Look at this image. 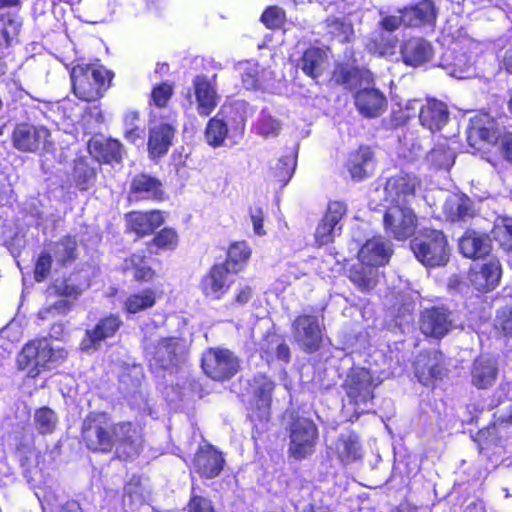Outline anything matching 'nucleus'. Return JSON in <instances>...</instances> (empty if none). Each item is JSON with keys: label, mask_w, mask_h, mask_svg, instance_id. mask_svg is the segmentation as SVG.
I'll list each match as a JSON object with an SVG mask.
<instances>
[{"label": "nucleus", "mask_w": 512, "mask_h": 512, "mask_svg": "<svg viewBox=\"0 0 512 512\" xmlns=\"http://www.w3.org/2000/svg\"><path fill=\"white\" fill-rule=\"evenodd\" d=\"M260 22L269 30H281L287 22L286 11L276 5L268 6L262 12Z\"/></svg>", "instance_id": "nucleus-51"}, {"label": "nucleus", "mask_w": 512, "mask_h": 512, "mask_svg": "<svg viewBox=\"0 0 512 512\" xmlns=\"http://www.w3.org/2000/svg\"><path fill=\"white\" fill-rule=\"evenodd\" d=\"M497 375V366L491 361H475L471 371L472 384L478 389H487L495 383Z\"/></svg>", "instance_id": "nucleus-41"}, {"label": "nucleus", "mask_w": 512, "mask_h": 512, "mask_svg": "<svg viewBox=\"0 0 512 512\" xmlns=\"http://www.w3.org/2000/svg\"><path fill=\"white\" fill-rule=\"evenodd\" d=\"M296 155L290 153L280 157L270 170L271 178L280 186H285L293 176L296 167Z\"/></svg>", "instance_id": "nucleus-44"}, {"label": "nucleus", "mask_w": 512, "mask_h": 512, "mask_svg": "<svg viewBox=\"0 0 512 512\" xmlns=\"http://www.w3.org/2000/svg\"><path fill=\"white\" fill-rule=\"evenodd\" d=\"M502 267L498 259H491L481 265L476 264L468 271L471 286L481 293L493 291L500 283Z\"/></svg>", "instance_id": "nucleus-22"}, {"label": "nucleus", "mask_w": 512, "mask_h": 512, "mask_svg": "<svg viewBox=\"0 0 512 512\" xmlns=\"http://www.w3.org/2000/svg\"><path fill=\"white\" fill-rule=\"evenodd\" d=\"M391 251L380 238L368 239L358 251L359 261L369 267H379L388 263Z\"/></svg>", "instance_id": "nucleus-36"}, {"label": "nucleus", "mask_w": 512, "mask_h": 512, "mask_svg": "<svg viewBox=\"0 0 512 512\" xmlns=\"http://www.w3.org/2000/svg\"><path fill=\"white\" fill-rule=\"evenodd\" d=\"M443 213L446 220L451 223L466 222L476 215V209L473 200L461 193L446 200Z\"/></svg>", "instance_id": "nucleus-34"}, {"label": "nucleus", "mask_w": 512, "mask_h": 512, "mask_svg": "<svg viewBox=\"0 0 512 512\" xmlns=\"http://www.w3.org/2000/svg\"><path fill=\"white\" fill-rule=\"evenodd\" d=\"M226 264L214 263L201 277L199 289L202 295L210 300L219 301L230 291L234 280L233 275L226 267Z\"/></svg>", "instance_id": "nucleus-17"}, {"label": "nucleus", "mask_w": 512, "mask_h": 512, "mask_svg": "<svg viewBox=\"0 0 512 512\" xmlns=\"http://www.w3.org/2000/svg\"><path fill=\"white\" fill-rule=\"evenodd\" d=\"M88 151L99 163H120L123 145L119 140L113 138L91 139L88 142Z\"/></svg>", "instance_id": "nucleus-35"}, {"label": "nucleus", "mask_w": 512, "mask_h": 512, "mask_svg": "<svg viewBox=\"0 0 512 512\" xmlns=\"http://www.w3.org/2000/svg\"><path fill=\"white\" fill-rule=\"evenodd\" d=\"M337 459L344 465L351 464L362 459V446L360 437L355 431L341 434L335 442Z\"/></svg>", "instance_id": "nucleus-37"}, {"label": "nucleus", "mask_w": 512, "mask_h": 512, "mask_svg": "<svg viewBox=\"0 0 512 512\" xmlns=\"http://www.w3.org/2000/svg\"><path fill=\"white\" fill-rule=\"evenodd\" d=\"M372 42L379 54L392 55L395 52L399 40L396 36L386 37L384 34L380 33L372 39Z\"/></svg>", "instance_id": "nucleus-60"}, {"label": "nucleus", "mask_w": 512, "mask_h": 512, "mask_svg": "<svg viewBox=\"0 0 512 512\" xmlns=\"http://www.w3.org/2000/svg\"><path fill=\"white\" fill-rule=\"evenodd\" d=\"M294 342L306 354H315L323 346L324 327L320 324L318 316L312 314H299L291 323Z\"/></svg>", "instance_id": "nucleus-11"}, {"label": "nucleus", "mask_w": 512, "mask_h": 512, "mask_svg": "<svg viewBox=\"0 0 512 512\" xmlns=\"http://www.w3.org/2000/svg\"><path fill=\"white\" fill-rule=\"evenodd\" d=\"M11 142L15 149L24 153H33L39 156L54 154L56 143L51 130L42 124L21 122L15 125Z\"/></svg>", "instance_id": "nucleus-6"}, {"label": "nucleus", "mask_w": 512, "mask_h": 512, "mask_svg": "<svg viewBox=\"0 0 512 512\" xmlns=\"http://www.w3.org/2000/svg\"><path fill=\"white\" fill-rule=\"evenodd\" d=\"M20 32V23L10 15L0 17V51H8L14 38Z\"/></svg>", "instance_id": "nucleus-50"}, {"label": "nucleus", "mask_w": 512, "mask_h": 512, "mask_svg": "<svg viewBox=\"0 0 512 512\" xmlns=\"http://www.w3.org/2000/svg\"><path fill=\"white\" fill-rule=\"evenodd\" d=\"M174 95V84L169 81H163L154 85L151 89L148 104L157 109L167 108Z\"/></svg>", "instance_id": "nucleus-48"}, {"label": "nucleus", "mask_w": 512, "mask_h": 512, "mask_svg": "<svg viewBox=\"0 0 512 512\" xmlns=\"http://www.w3.org/2000/svg\"><path fill=\"white\" fill-rule=\"evenodd\" d=\"M258 133L264 137H275L281 130V123L269 114H262L257 123Z\"/></svg>", "instance_id": "nucleus-59"}, {"label": "nucleus", "mask_w": 512, "mask_h": 512, "mask_svg": "<svg viewBox=\"0 0 512 512\" xmlns=\"http://www.w3.org/2000/svg\"><path fill=\"white\" fill-rule=\"evenodd\" d=\"M491 249L490 236L485 232L468 229L459 239V250L469 259L485 258L490 254Z\"/></svg>", "instance_id": "nucleus-28"}, {"label": "nucleus", "mask_w": 512, "mask_h": 512, "mask_svg": "<svg viewBox=\"0 0 512 512\" xmlns=\"http://www.w3.org/2000/svg\"><path fill=\"white\" fill-rule=\"evenodd\" d=\"M419 122L432 133L440 131L449 121L447 105L435 98H428L419 109Z\"/></svg>", "instance_id": "nucleus-26"}, {"label": "nucleus", "mask_w": 512, "mask_h": 512, "mask_svg": "<svg viewBox=\"0 0 512 512\" xmlns=\"http://www.w3.org/2000/svg\"><path fill=\"white\" fill-rule=\"evenodd\" d=\"M179 244V235L172 227H163L155 231L153 237L145 243V248L150 256H157L164 252L174 251Z\"/></svg>", "instance_id": "nucleus-38"}, {"label": "nucleus", "mask_w": 512, "mask_h": 512, "mask_svg": "<svg viewBox=\"0 0 512 512\" xmlns=\"http://www.w3.org/2000/svg\"><path fill=\"white\" fill-rule=\"evenodd\" d=\"M48 290L56 297L76 300L83 292L80 285L74 283L70 277H63L60 281L53 282Z\"/></svg>", "instance_id": "nucleus-53"}, {"label": "nucleus", "mask_w": 512, "mask_h": 512, "mask_svg": "<svg viewBox=\"0 0 512 512\" xmlns=\"http://www.w3.org/2000/svg\"><path fill=\"white\" fill-rule=\"evenodd\" d=\"M123 321L119 314L109 313L101 317L90 329L85 330V335L80 342L82 351L98 350L101 343L116 336Z\"/></svg>", "instance_id": "nucleus-18"}, {"label": "nucleus", "mask_w": 512, "mask_h": 512, "mask_svg": "<svg viewBox=\"0 0 512 512\" xmlns=\"http://www.w3.org/2000/svg\"><path fill=\"white\" fill-rule=\"evenodd\" d=\"M501 130L496 121L488 115L476 116L470 120L467 138L471 146H475L476 141L495 146Z\"/></svg>", "instance_id": "nucleus-30"}, {"label": "nucleus", "mask_w": 512, "mask_h": 512, "mask_svg": "<svg viewBox=\"0 0 512 512\" xmlns=\"http://www.w3.org/2000/svg\"><path fill=\"white\" fill-rule=\"evenodd\" d=\"M59 268H68L79 259V244L75 235L65 234L51 242L49 250Z\"/></svg>", "instance_id": "nucleus-32"}, {"label": "nucleus", "mask_w": 512, "mask_h": 512, "mask_svg": "<svg viewBox=\"0 0 512 512\" xmlns=\"http://www.w3.org/2000/svg\"><path fill=\"white\" fill-rule=\"evenodd\" d=\"M494 148L503 160L512 164V131L503 127Z\"/></svg>", "instance_id": "nucleus-56"}, {"label": "nucleus", "mask_w": 512, "mask_h": 512, "mask_svg": "<svg viewBox=\"0 0 512 512\" xmlns=\"http://www.w3.org/2000/svg\"><path fill=\"white\" fill-rule=\"evenodd\" d=\"M386 232L396 240H407L415 234L418 218L407 205L390 204L383 216Z\"/></svg>", "instance_id": "nucleus-13"}, {"label": "nucleus", "mask_w": 512, "mask_h": 512, "mask_svg": "<svg viewBox=\"0 0 512 512\" xmlns=\"http://www.w3.org/2000/svg\"><path fill=\"white\" fill-rule=\"evenodd\" d=\"M125 221L128 232L134 233L138 238H144L153 235L165 223V215L158 209L135 210L125 214Z\"/></svg>", "instance_id": "nucleus-19"}, {"label": "nucleus", "mask_w": 512, "mask_h": 512, "mask_svg": "<svg viewBox=\"0 0 512 512\" xmlns=\"http://www.w3.org/2000/svg\"><path fill=\"white\" fill-rule=\"evenodd\" d=\"M335 227V225L327 221L325 218H322L315 231L316 240L320 244H327L331 242Z\"/></svg>", "instance_id": "nucleus-64"}, {"label": "nucleus", "mask_w": 512, "mask_h": 512, "mask_svg": "<svg viewBox=\"0 0 512 512\" xmlns=\"http://www.w3.org/2000/svg\"><path fill=\"white\" fill-rule=\"evenodd\" d=\"M192 84L197 104L196 110L200 116L208 117L219 102L216 88L205 75L195 76Z\"/></svg>", "instance_id": "nucleus-27"}, {"label": "nucleus", "mask_w": 512, "mask_h": 512, "mask_svg": "<svg viewBox=\"0 0 512 512\" xmlns=\"http://www.w3.org/2000/svg\"><path fill=\"white\" fill-rule=\"evenodd\" d=\"M327 62L328 55L323 48L309 46L302 52L297 67L306 77L318 82L325 72Z\"/></svg>", "instance_id": "nucleus-29"}, {"label": "nucleus", "mask_w": 512, "mask_h": 512, "mask_svg": "<svg viewBox=\"0 0 512 512\" xmlns=\"http://www.w3.org/2000/svg\"><path fill=\"white\" fill-rule=\"evenodd\" d=\"M229 129L227 123L214 116L210 118L204 130V138L206 143L213 148L221 147L228 137Z\"/></svg>", "instance_id": "nucleus-43"}, {"label": "nucleus", "mask_w": 512, "mask_h": 512, "mask_svg": "<svg viewBox=\"0 0 512 512\" xmlns=\"http://www.w3.org/2000/svg\"><path fill=\"white\" fill-rule=\"evenodd\" d=\"M201 368L204 374L215 382L232 379L240 369L238 357L229 349L209 347L201 356Z\"/></svg>", "instance_id": "nucleus-9"}, {"label": "nucleus", "mask_w": 512, "mask_h": 512, "mask_svg": "<svg viewBox=\"0 0 512 512\" xmlns=\"http://www.w3.org/2000/svg\"><path fill=\"white\" fill-rule=\"evenodd\" d=\"M188 512H215L210 499L192 494L187 504Z\"/></svg>", "instance_id": "nucleus-63"}, {"label": "nucleus", "mask_w": 512, "mask_h": 512, "mask_svg": "<svg viewBox=\"0 0 512 512\" xmlns=\"http://www.w3.org/2000/svg\"><path fill=\"white\" fill-rule=\"evenodd\" d=\"M176 134V127L172 123L160 122L149 129L147 150L151 159L165 156Z\"/></svg>", "instance_id": "nucleus-24"}, {"label": "nucleus", "mask_w": 512, "mask_h": 512, "mask_svg": "<svg viewBox=\"0 0 512 512\" xmlns=\"http://www.w3.org/2000/svg\"><path fill=\"white\" fill-rule=\"evenodd\" d=\"M81 441L93 454H114L120 461L135 459L141 452L143 433L130 420L114 421L107 411H90L80 428Z\"/></svg>", "instance_id": "nucleus-1"}, {"label": "nucleus", "mask_w": 512, "mask_h": 512, "mask_svg": "<svg viewBox=\"0 0 512 512\" xmlns=\"http://www.w3.org/2000/svg\"><path fill=\"white\" fill-rule=\"evenodd\" d=\"M226 464L225 454L211 443L200 445L192 459L195 473L205 480L219 477Z\"/></svg>", "instance_id": "nucleus-16"}, {"label": "nucleus", "mask_w": 512, "mask_h": 512, "mask_svg": "<svg viewBox=\"0 0 512 512\" xmlns=\"http://www.w3.org/2000/svg\"><path fill=\"white\" fill-rule=\"evenodd\" d=\"M416 259L424 266H443L449 260V243L443 231L423 228L411 242Z\"/></svg>", "instance_id": "nucleus-5"}, {"label": "nucleus", "mask_w": 512, "mask_h": 512, "mask_svg": "<svg viewBox=\"0 0 512 512\" xmlns=\"http://www.w3.org/2000/svg\"><path fill=\"white\" fill-rule=\"evenodd\" d=\"M493 236L501 248L512 252V218H505L500 224L495 225Z\"/></svg>", "instance_id": "nucleus-54"}, {"label": "nucleus", "mask_w": 512, "mask_h": 512, "mask_svg": "<svg viewBox=\"0 0 512 512\" xmlns=\"http://www.w3.org/2000/svg\"><path fill=\"white\" fill-rule=\"evenodd\" d=\"M377 386L372 372L365 367L350 368L342 383L348 401L357 413H363L365 407L372 403Z\"/></svg>", "instance_id": "nucleus-7"}, {"label": "nucleus", "mask_w": 512, "mask_h": 512, "mask_svg": "<svg viewBox=\"0 0 512 512\" xmlns=\"http://www.w3.org/2000/svg\"><path fill=\"white\" fill-rule=\"evenodd\" d=\"M347 277L361 292H369L377 284L372 267L363 265L361 262L350 267Z\"/></svg>", "instance_id": "nucleus-42"}, {"label": "nucleus", "mask_w": 512, "mask_h": 512, "mask_svg": "<svg viewBox=\"0 0 512 512\" xmlns=\"http://www.w3.org/2000/svg\"><path fill=\"white\" fill-rule=\"evenodd\" d=\"M353 98L356 110L366 119L380 117L386 112L388 107V100L385 94L374 87L358 89Z\"/></svg>", "instance_id": "nucleus-21"}, {"label": "nucleus", "mask_w": 512, "mask_h": 512, "mask_svg": "<svg viewBox=\"0 0 512 512\" xmlns=\"http://www.w3.org/2000/svg\"><path fill=\"white\" fill-rule=\"evenodd\" d=\"M347 213V205L341 201H332L328 204L323 218L337 226Z\"/></svg>", "instance_id": "nucleus-62"}, {"label": "nucleus", "mask_w": 512, "mask_h": 512, "mask_svg": "<svg viewBox=\"0 0 512 512\" xmlns=\"http://www.w3.org/2000/svg\"><path fill=\"white\" fill-rule=\"evenodd\" d=\"M120 271L124 275H130L138 285L153 283L158 277L157 271L147 263L143 252H135L125 257Z\"/></svg>", "instance_id": "nucleus-25"}, {"label": "nucleus", "mask_w": 512, "mask_h": 512, "mask_svg": "<svg viewBox=\"0 0 512 512\" xmlns=\"http://www.w3.org/2000/svg\"><path fill=\"white\" fill-rule=\"evenodd\" d=\"M495 329L505 338H512V308H501L495 318Z\"/></svg>", "instance_id": "nucleus-57"}, {"label": "nucleus", "mask_w": 512, "mask_h": 512, "mask_svg": "<svg viewBox=\"0 0 512 512\" xmlns=\"http://www.w3.org/2000/svg\"><path fill=\"white\" fill-rule=\"evenodd\" d=\"M275 381L266 373H257L248 382L250 399L247 406V418L258 433L271 418Z\"/></svg>", "instance_id": "nucleus-3"}, {"label": "nucleus", "mask_w": 512, "mask_h": 512, "mask_svg": "<svg viewBox=\"0 0 512 512\" xmlns=\"http://www.w3.org/2000/svg\"><path fill=\"white\" fill-rule=\"evenodd\" d=\"M402 62L409 67H419L429 62L434 55L432 44L421 37H410L400 47Z\"/></svg>", "instance_id": "nucleus-23"}, {"label": "nucleus", "mask_w": 512, "mask_h": 512, "mask_svg": "<svg viewBox=\"0 0 512 512\" xmlns=\"http://www.w3.org/2000/svg\"><path fill=\"white\" fill-rule=\"evenodd\" d=\"M419 329L426 338L441 340L453 329L452 311L445 305L424 308L419 315Z\"/></svg>", "instance_id": "nucleus-14"}, {"label": "nucleus", "mask_w": 512, "mask_h": 512, "mask_svg": "<svg viewBox=\"0 0 512 512\" xmlns=\"http://www.w3.org/2000/svg\"><path fill=\"white\" fill-rule=\"evenodd\" d=\"M157 302V293L152 288H145L131 293L123 302L126 314H137L152 308Z\"/></svg>", "instance_id": "nucleus-40"}, {"label": "nucleus", "mask_w": 512, "mask_h": 512, "mask_svg": "<svg viewBox=\"0 0 512 512\" xmlns=\"http://www.w3.org/2000/svg\"><path fill=\"white\" fill-rule=\"evenodd\" d=\"M325 28L332 40L346 43L353 35V26L343 18L329 16L324 20Z\"/></svg>", "instance_id": "nucleus-46"}, {"label": "nucleus", "mask_w": 512, "mask_h": 512, "mask_svg": "<svg viewBox=\"0 0 512 512\" xmlns=\"http://www.w3.org/2000/svg\"><path fill=\"white\" fill-rule=\"evenodd\" d=\"M413 372L422 386L434 390L448 378L450 369L440 349H425L416 356Z\"/></svg>", "instance_id": "nucleus-8"}, {"label": "nucleus", "mask_w": 512, "mask_h": 512, "mask_svg": "<svg viewBox=\"0 0 512 512\" xmlns=\"http://www.w3.org/2000/svg\"><path fill=\"white\" fill-rule=\"evenodd\" d=\"M54 258L49 250H42L33 263V279L37 283L46 281L52 272Z\"/></svg>", "instance_id": "nucleus-52"}, {"label": "nucleus", "mask_w": 512, "mask_h": 512, "mask_svg": "<svg viewBox=\"0 0 512 512\" xmlns=\"http://www.w3.org/2000/svg\"><path fill=\"white\" fill-rule=\"evenodd\" d=\"M68 357L64 347L53 348L46 337L35 338L28 341L17 357L20 370H28L31 378L37 377L44 371L49 363H62Z\"/></svg>", "instance_id": "nucleus-4"}, {"label": "nucleus", "mask_w": 512, "mask_h": 512, "mask_svg": "<svg viewBox=\"0 0 512 512\" xmlns=\"http://www.w3.org/2000/svg\"><path fill=\"white\" fill-rule=\"evenodd\" d=\"M289 432V457L300 461L314 453L319 430L313 420L297 417L291 422Z\"/></svg>", "instance_id": "nucleus-10"}, {"label": "nucleus", "mask_w": 512, "mask_h": 512, "mask_svg": "<svg viewBox=\"0 0 512 512\" xmlns=\"http://www.w3.org/2000/svg\"><path fill=\"white\" fill-rule=\"evenodd\" d=\"M422 188L420 176L400 171L386 179L384 184L385 199L390 204L408 205Z\"/></svg>", "instance_id": "nucleus-12"}, {"label": "nucleus", "mask_w": 512, "mask_h": 512, "mask_svg": "<svg viewBox=\"0 0 512 512\" xmlns=\"http://www.w3.org/2000/svg\"><path fill=\"white\" fill-rule=\"evenodd\" d=\"M364 74V70L358 66H349L346 63H337L332 73V80L338 85L349 86L354 81L360 79Z\"/></svg>", "instance_id": "nucleus-49"}, {"label": "nucleus", "mask_w": 512, "mask_h": 512, "mask_svg": "<svg viewBox=\"0 0 512 512\" xmlns=\"http://www.w3.org/2000/svg\"><path fill=\"white\" fill-rule=\"evenodd\" d=\"M165 192L162 181L145 172L133 175L129 181L127 201L129 203L162 202Z\"/></svg>", "instance_id": "nucleus-15"}, {"label": "nucleus", "mask_w": 512, "mask_h": 512, "mask_svg": "<svg viewBox=\"0 0 512 512\" xmlns=\"http://www.w3.org/2000/svg\"><path fill=\"white\" fill-rule=\"evenodd\" d=\"M375 162L373 149L368 145H359L348 153L344 167L354 182H361L372 176Z\"/></svg>", "instance_id": "nucleus-20"}, {"label": "nucleus", "mask_w": 512, "mask_h": 512, "mask_svg": "<svg viewBox=\"0 0 512 512\" xmlns=\"http://www.w3.org/2000/svg\"><path fill=\"white\" fill-rule=\"evenodd\" d=\"M254 297V289L250 285H240L236 289L228 307H243L247 305Z\"/></svg>", "instance_id": "nucleus-61"}, {"label": "nucleus", "mask_w": 512, "mask_h": 512, "mask_svg": "<svg viewBox=\"0 0 512 512\" xmlns=\"http://www.w3.org/2000/svg\"><path fill=\"white\" fill-rule=\"evenodd\" d=\"M180 339L178 337H162L154 346L152 360L161 370L177 367L179 359Z\"/></svg>", "instance_id": "nucleus-33"}, {"label": "nucleus", "mask_w": 512, "mask_h": 512, "mask_svg": "<svg viewBox=\"0 0 512 512\" xmlns=\"http://www.w3.org/2000/svg\"><path fill=\"white\" fill-rule=\"evenodd\" d=\"M113 77V72L101 64H77L71 70L73 93L82 101H97L109 89Z\"/></svg>", "instance_id": "nucleus-2"}, {"label": "nucleus", "mask_w": 512, "mask_h": 512, "mask_svg": "<svg viewBox=\"0 0 512 512\" xmlns=\"http://www.w3.org/2000/svg\"><path fill=\"white\" fill-rule=\"evenodd\" d=\"M252 250L246 241H236L230 244L226 259L220 264H226L225 267L236 275L243 271L251 258Z\"/></svg>", "instance_id": "nucleus-39"}, {"label": "nucleus", "mask_w": 512, "mask_h": 512, "mask_svg": "<svg viewBox=\"0 0 512 512\" xmlns=\"http://www.w3.org/2000/svg\"><path fill=\"white\" fill-rule=\"evenodd\" d=\"M73 178L80 190H87L88 183L95 178V171L85 162H77L73 169Z\"/></svg>", "instance_id": "nucleus-58"}, {"label": "nucleus", "mask_w": 512, "mask_h": 512, "mask_svg": "<svg viewBox=\"0 0 512 512\" xmlns=\"http://www.w3.org/2000/svg\"><path fill=\"white\" fill-rule=\"evenodd\" d=\"M405 27L414 28L435 25L437 8L432 0H420L402 9Z\"/></svg>", "instance_id": "nucleus-31"}, {"label": "nucleus", "mask_w": 512, "mask_h": 512, "mask_svg": "<svg viewBox=\"0 0 512 512\" xmlns=\"http://www.w3.org/2000/svg\"><path fill=\"white\" fill-rule=\"evenodd\" d=\"M473 442L477 445L478 452L482 454L484 450L497 446L501 441V436L496 422H490L487 426L479 429L471 436Z\"/></svg>", "instance_id": "nucleus-45"}, {"label": "nucleus", "mask_w": 512, "mask_h": 512, "mask_svg": "<svg viewBox=\"0 0 512 512\" xmlns=\"http://www.w3.org/2000/svg\"><path fill=\"white\" fill-rule=\"evenodd\" d=\"M34 424L39 434H52L58 424V416L53 409L42 406L34 412Z\"/></svg>", "instance_id": "nucleus-47"}, {"label": "nucleus", "mask_w": 512, "mask_h": 512, "mask_svg": "<svg viewBox=\"0 0 512 512\" xmlns=\"http://www.w3.org/2000/svg\"><path fill=\"white\" fill-rule=\"evenodd\" d=\"M241 83L248 91H257L261 88L260 67L258 64H248L241 72Z\"/></svg>", "instance_id": "nucleus-55"}]
</instances>
